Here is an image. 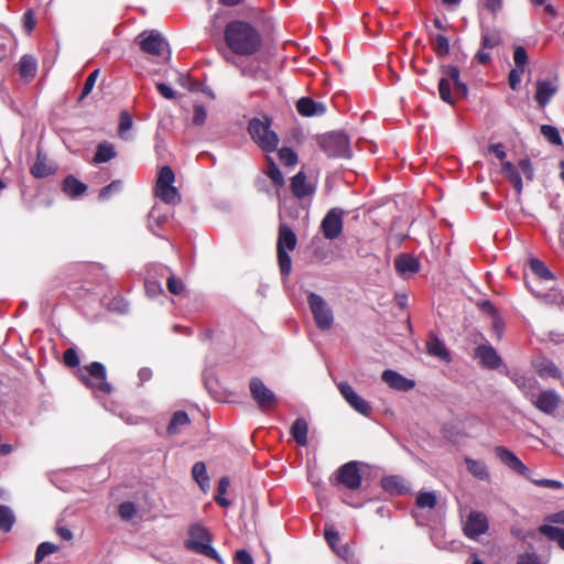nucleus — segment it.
Wrapping results in <instances>:
<instances>
[{"mask_svg": "<svg viewBox=\"0 0 564 564\" xmlns=\"http://www.w3.org/2000/svg\"><path fill=\"white\" fill-rule=\"evenodd\" d=\"M482 4L488 12L496 15L502 9L503 0H482Z\"/></svg>", "mask_w": 564, "mask_h": 564, "instance_id": "680f3d73", "label": "nucleus"}, {"mask_svg": "<svg viewBox=\"0 0 564 564\" xmlns=\"http://www.w3.org/2000/svg\"><path fill=\"white\" fill-rule=\"evenodd\" d=\"M337 388L346 402L358 413L368 416L372 408L362 399L348 382H339Z\"/></svg>", "mask_w": 564, "mask_h": 564, "instance_id": "4468645a", "label": "nucleus"}, {"mask_svg": "<svg viewBox=\"0 0 564 564\" xmlns=\"http://www.w3.org/2000/svg\"><path fill=\"white\" fill-rule=\"evenodd\" d=\"M475 357L479 359L482 367L497 369L501 365V358L490 345H480L475 349Z\"/></svg>", "mask_w": 564, "mask_h": 564, "instance_id": "aec40b11", "label": "nucleus"}, {"mask_svg": "<svg viewBox=\"0 0 564 564\" xmlns=\"http://www.w3.org/2000/svg\"><path fill=\"white\" fill-rule=\"evenodd\" d=\"M530 269L542 280H552L554 278L545 263L536 258L530 260Z\"/></svg>", "mask_w": 564, "mask_h": 564, "instance_id": "58836bf2", "label": "nucleus"}, {"mask_svg": "<svg viewBox=\"0 0 564 564\" xmlns=\"http://www.w3.org/2000/svg\"><path fill=\"white\" fill-rule=\"evenodd\" d=\"M250 393L259 409L262 411L272 410L278 404L275 394L259 378L250 380Z\"/></svg>", "mask_w": 564, "mask_h": 564, "instance_id": "9b49d317", "label": "nucleus"}, {"mask_svg": "<svg viewBox=\"0 0 564 564\" xmlns=\"http://www.w3.org/2000/svg\"><path fill=\"white\" fill-rule=\"evenodd\" d=\"M523 72L524 70L520 68H513L510 70L508 82L511 89L516 90L518 88Z\"/></svg>", "mask_w": 564, "mask_h": 564, "instance_id": "052dcab7", "label": "nucleus"}, {"mask_svg": "<svg viewBox=\"0 0 564 564\" xmlns=\"http://www.w3.org/2000/svg\"><path fill=\"white\" fill-rule=\"evenodd\" d=\"M438 93L440 97L444 102H447L448 105L455 104V97L452 94L451 90V83L448 82V78H441L438 83Z\"/></svg>", "mask_w": 564, "mask_h": 564, "instance_id": "79ce46f5", "label": "nucleus"}, {"mask_svg": "<svg viewBox=\"0 0 564 564\" xmlns=\"http://www.w3.org/2000/svg\"><path fill=\"white\" fill-rule=\"evenodd\" d=\"M235 561L237 564H253L251 554L246 550H239L235 554Z\"/></svg>", "mask_w": 564, "mask_h": 564, "instance_id": "69168bd1", "label": "nucleus"}, {"mask_svg": "<svg viewBox=\"0 0 564 564\" xmlns=\"http://www.w3.org/2000/svg\"><path fill=\"white\" fill-rule=\"evenodd\" d=\"M15 523V516L12 509L6 505H0V530L10 532Z\"/></svg>", "mask_w": 564, "mask_h": 564, "instance_id": "c9c22d12", "label": "nucleus"}, {"mask_svg": "<svg viewBox=\"0 0 564 564\" xmlns=\"http://www.w3.org/2000/svg\"><path fill=\"white\" fill-rule=\"evenodd\" d=\"M224 40L227 47L239 56H252L263 45L260 31L243 20L229 21L224 30Z\"/></svg>", "mask_w": 564, "mask_h": 564, "instance_id": "f257e3e1", "label": "nucleus"}, {"mask_svg": "<svg viewBox=\"0 0 564 564\" xmlns=\"http://www.w3.org/2000/svg\"><path fill=\"white\" fill-rule=\"evenodd\" d=\"M269 166L267 170L268 177L272 181V183L276 186L284 185V177L271 158H268Z\"/></svg>", "mask_w": 564, "mask_h": 564, "instance_id": "37998d69", "label": "nucleus"}, {"mask_svg": "<svg viewBox=\"0 0 564 564\" xmlns=\"http://www.w3.org/2000/svg\"><path fill=\"white\" fill-rule=\"evenodd\" d=\"M144 286H145L147 293L150 296H154V295L163 292L161 284L156 281L147 280L144 283Z\"/></svg>", "mask_w": 564, "mask_h": 564, "instance_id": "338daca9", "label": "nucleus"}, {"mask_svg": "<svg viewBox=\"0 0 564 564\" xmlns=\"http://www.w3.org/2000/svg\"><path fill=\"white\" fill-rule=\"evenodd\" d=\"M192 475L195 481L204 490L209 485V477L206 471V465L203 462H197L192 468Z\"/></svg>", "mask_w": 564, "mask_h": 564, "instance_id": "4c0bfd02", "label": "nucleus"}, {"mask_svg": "<svg viewBox=\"0 0 564 564\" xmlns=\"http://www.w3.org/2000/svg\"><path fill=\"white\" fill-rule=\"evenodd\" d=\"M495 454L500 459V462L516 471L517 474L529 478L530 469L520 460V458L509 451L505 446H496Z\"/></svg>", "mask_w": 564, "mask_h": 564, "instance_id": "dca6fc26", "label": "nucleus"}, {"mask_svg": "<svg viewBox=\"0 0 564 564\" xmlns=\"http://www.w3.org/2000/svg\"><path fill=\"white\" fill-rule=\"evenodd\" d=\"M381 379L391 389L408 392L415 387V381L408 379L395 370L387 369L382 372Z\"/></svg>", "mask_w": 564, "mask_h": 564, "instance_id": "f3484780", "label": "nucleus"}, {"mask_svg": "<svg viewBox=\"0 0 564 564\" xmlns=\"http://www.w3.org/2000/svg\"><path fill=\"white\" fill-rule=\"evenodd\" d=\"M18 70L22 78L33 79L37 72V61L33 55L24 54L19 63Z\"/></svg>", "mask_w": 564, "mask_h": 564, "instance_id": "cd10ccee", "label": "nucleus"}, {"mask_svg": "<svg viewBox=\"0 0 564 564\" xmlns=\"http://www.w3.org/2000/svg\"><path fill=\"white\" fill-rule=\"evenodd\" d=\"M517 564H541L535 553H524L519 556Z\"/></svg>", "mask_w": 564, "mask_h": 564, "instance_id": "774afa93", "label": "nucleus"}, {"mask_svg": "<svg viewBox=\"0 0 564 564\" xmlns=\"http://www.w3.org/2000/svg\"><path fill=\"white\" fill-rule=\"evenodd\" d=\"M132 124L133 121L131 115L127 111H121L118 128L119 135L124 138V133L132 128Z\"/></svg>", "mask_w": 564, "mask_h": 564, "instance_id": "09e8293b", "label": "nucleus"}, {"mask_svg": "<svg viewBox=\"0 0 564 564\" xmlns=\"http://www.w3.org/2000/svg\"><path fill=\"white\" fill-rule=\"evenodd\" d=\"M307 302L316 326L322 330L330 329L333 326L334 317L333 312L327 306L325 300L316 293H310L307 296Z\"/></svg>", "mask_w": 564, "mask_h": 564, "instance_id": "6e6552de", "label": "nucleus"}, {"mask_svg": "<svg viewBox=\"0 0 564 564\" xmlns=\"http://www.w3.org/2000/svg\"><path fill=\"white\" fill-rule=\"evenodd\" d=\"M381 487L391 495H404L409 492L405 479L398 475L383 477L381 479Z\"/></svg>", "mask_w": 564, "mask_h": 564, "instance_id": "a878e982", "label": "nucleus"}, {"mask_svg": "<svg viewBox=\"0 0 564 564\" xmlns=\"http://www.w3.org/2000/svg\"><path fill=\"white\" fill-rule=\"evenodd\" d=\"M137 41L142 52L153 56H161L166 46L163 36L156 31H144L138 35Z\"/></svg>", "mask_w": 564, "mask_h": 564, "instance_id": "ddd939ff", "label": "nucleus"}, {"mask_svg": "<svg viewBox=\"0 0 564 564\" xmlns=\"http://www.w3.org/2000/svg\"><path fill=\"white\" fill-rule=\"evenodd\" d=\"M366 467H368L367 464L358 460L345 463L330 477V482L335 487L341 486L350 491H356L362 485V468Z\"/></svg>", "mask_w": 564, "mask_h": 564, "instance_id": "39448f33", "label": "nucleus"}, {"mask_svg": "<svg viewBox=\"0 0 564 564\" xmlns=\"http://www.w3.org/2000/svg\"><path fill=\"white\" fill-rule=\"evenodd\" d=\"M539 532L547 538L550 541H554L564 551V530L557 527L543 524L539 528Z\"/></svg>", "mask_w": 564, "mask_h": 564, "instance_id": "473e14b6", "label": "nucleus"}, {"mask_svg": "<svg viewBox=\"0 0 564 564\" xmlns=\"http://www.w3.org/2000/svg\"><path fill=\"white\" fill-rule=\"evenodd\" d=\"M58 546L51 542H42L35 552V563H41L47 555L55 553Z\"/></svg>", "mask_w": 564, "mask_h": 564, "instance_id": "c03bdc74", "label": "nucleus"}, {"mask_svg": "<svg viewBox=\"0 0 564 564\" xmlns=\"http://www.w3.org/2000/svg\"><path fill=\"white\" fill-rule=\"evenodd\" d=\"M442 73H443V75H444V77H443V78H448V82H449V83H451V80H452L453 83L460 80V79H459V74H460V73H459V69H458V67H457V66H454V65H447V66H444V67L442 68Z\"/></svg>", "mask_w": 564, "mask_h": 564, "instance_id": "bf43d9fd", "label": "nucleus"}, {"mask_svg": "<svg viewBox=\"0 0 564 564\" xmlns=\"http://www.w3.org/2000/svg\"><path fill=\"white\" fill-rule=\"evenodd\" d=\"M534 99L541 108H544L551 98L557 93V84L550 80H538Z\"/></svg>", "mask_w": 564, "mask_h": 564, "instance_id": "412c9836", "label": "nucleus"}, {"mask_svg": "<svg viewBox=\"0 0 564 564\" xmlns=\"http://www.w3.org/2000/svg\"><path fill=\"white\" fill-rule=\"evenodd\" d=\"M513 61L517 66V68L523 69L524 66L528 63V54L523 46H517L513 52Z\"/></svg>", "mask_w": 564, "mask_h": 564, "instance_id": "6e6d98bb", "label": "nucleus"}, {"mask_svg": "<svg viewBox=\"0 0 564 564\" xmlns=\"http://www.w3.org/2000/svg\"><path fill=\"white\" fill-rule=\"evenodd\" d=\"M135 512L137 509L133 502L127 501L119 505L118 513L123 520L132 519Z\"/></svg>", "mask_w": 564, "mask_h": 564, "instance_id": "3c124183", "label": "nucleus"}, {"mask_svg": "<svg viewBox=\"0 0 564 564\" xmlns=\"http://www.w3.org/2000/svg\"><path fill=\"white\" fill-rule=\"evenodd\" d=\"M213 536L208 530L202 524H192L188 529V539L185 541V546L195 553L203 554L209 558L221 563V557L218 552L212 546Z\"/></svg>", "mask_w": 564, "mask_h": 564, "instance_id": "7ed1b4c3", "label": "nucleus"}, {"mask_svg": "<svg viewBox=\"0 0 564 564\" xmlns=\"http://www.w3.org/2000/svg\"><path fill=\"white\" fill-rule=\"evenodd\" d=\"M489 523L487 517L477 511H471L464 524V534L476 540L479 535L485 534L488 531Z\"/></svg>", "mask_w": 564, "mask_h": 564, "instance_id": "2eb2a0df", "label": "nucleus"}, {"mask_svg": "<svg viewBox=\"0 0 564 564\" xmlns=\"http://www.w3.org/2000/svg\"><path fill=\"white\" fill-rule=\"evenodd\" d=\"M532 482L543 488L560 489L563 487L562 482L553 479H534Z\"/></svg>", "mask_w": 564, "mask_h": 564, "instance_id": "0e129e2a", "label": "nucleus"}, {"mask_svg": "<svg viewBox=\"0 0 564 564\" xmlns=\"http://www.w3.org/2000/svg\"><path fill=\"white\" fill-rule=\"evenodd\" d=\"M156 89L160 93V95L166 99L172 100V99L176 98V93L169 85H166L164 83H158Z\"/></svg>", "mask_w": 564, "mask_h": 564, "instance_id": "e2e57ef3", "label": "nucleus"}, {"mask_svg": "<svg viewBox=\"0 0 564 564\" xmlns=\"http://www.w3.org/2000/svg\"><path fill=\"white\" fill-rule=\"evenodd\" d=\"M122 188V182L120 180L112 181L107 186L102 187L99 192L100 199H108L115 192H119Z\"/></svg>", "mask_w": 564, "mask_h": 564, "instance_id": "603ef678", "label": "nucleus"}, {"mask_svg": "<svg viewBox=\"0 0 564 564\" xmlns=\"http://www.w3.org/2000/svg\"><path fill=\"white\" fill-rule=\"evenodd\" d=\"M62 192L69 198L75 199L86 194L88 186L74 175H67L61 185Z\"/></svg>", "mask_w": 564, "mask_h": 564, "instance_id": "4be33fe9", "label": "nucleus"}, {"mask_svg": "<svg viewBox=\"0 0 564 564\" xmlns=\"http://www.w3.org/2000/svg\"><path fill=\"white\" fill-rule=\"evenodd\" d=\"M465 463H466L468 471L474 477H476L480 480H487L489 478V473H488L487 466L484 462L466 457Z\"/></svg>", "mask_w": 564, "mask_h": 564, "instance_id": "72a5a7b5", "label": "nucleus"}, {"mask_svg": "<svg viewBox=\"0 0 564 564\" xmlns=\"http://www.w3.org/2000/svg\"><path fill=\"white\" fill-rule=\"evenodd\" d=\"M290 433L296 444L300 446L307 445V433H308V424L305 419L299 417L291 425Z\"/></svg>", "mask_w": 564, "mask_h": 564, "instance_id": "c85d7f7f", "label": "nucleus"}, {"mask_svg": "<svg viewBox=\"0 0 564 564\" xmlns=\"http://www.w3.org/2000/svg\"><path fill=\"white\" fill-rule=\"evenodd\" d=\"M63 361L68 368L79 366V357L75 348H67L63 354Z\"/></svg>", "mask_w": 564, "mask_h": 564, "instance_id": "8fccbe9b", "label": "nucleus"}, {"mask_svg": "<svg viewBox=\"0 0 564 564\" xmlns=\"http://www.w3.org/2000/svg\"><path fill=\"white\" fill-rule=\"evenodd\" d=\"M296 110L303 117H314L324 115L326 107L310 97H302L296 101Z\"/></svg>", "mask_w": 564, "mask_h": 564, "instance_id": "5701e85b", "label": "nucleus"}, {"mask_svg": "<svg viewBox=\"0 0 564 564\" xmlns=\"http://www.w3.org/2000/svg\"><path fill=\"white\" fill-rule=\"evenodd\" d=\"M395 270L401 273H416L420 270V261L408 253L400 254L394 261Z\"/></svg>", "mask_w": 564, "mask_h": 564, "instance_id": "bb28decb", "label": "nucleus"}, {"mask_svg": "<svg viewBox=\"0 0 564 564\" xmlns=\"http://www.w3.org/2000/svg\"><path fill=\"white\" fill-rule=\"evenodd\" d=\"M166 288L169 292L174 295L182 294L185 289L183 281L181 279L175 278L174 275H171L167 279Z\"/></svg>", "mask_w": 564, "mask_h": 564, "instance_id": "864d4df0", "label": "nucleus"}, {"mask_svg": "<svg viewBox=\"0 0 564 564\" xmlns=\"http://www.w3.org/2000/svg\"><path fill=\"white\" fill-rule=\"evenodd\" d=\"M99 74H100V69L97 68L88 75V77L85 80L82 94L78 97V101L84 100L91 93V90L96 84V80L98 79Z\"/></svg>", "mask_w": 564, "mask_h": 564, "instance_id": "a18cd8bd", "label": "nucleus"}, {"mask_svg": "<svg viewBox=\"0 0 564 564\" xmlns=\"http://www.w3.org/2000/svg\"><path fill=\"white\" fill-rule=\"evenodd\" d=\"M540 373L541 376H549L555 379H560L562 376V372L558 369V367L552 361L543 364L542 368L540 369Z\"/></svg>", "mask_w": 564, "mask_h": 564, "instance_id": "5fc2aeb1", "label": "nucleus"}, {"mask_svg": "<svg viewBox=\"0 0 564 564\" xmlns=\"http://www.w3.org/2000/svg\"><path fill=\"white\" fill-rule=\"evenodd\" d=\"M84 369L96 380L94 383L87 376L80 377L82 382L89 388H95L104 394H110L112 392L111 384L107 381L106 367L99 361H93L86 365Z\"/></svg>", "mask_w": 564, "mask_h": 564, "instance_id": "1a4fd4ad", "label": "nucleus"}, {"mask_svg": "<svg viewBox=\"0 0 564 564\" xmlns=\"http://www.w3.org/2000/svg\"><path fill=\"white\" fill-rule=\"evenodd\" d=\"M433 50L438 57H444L449 54L448 39L443 34H437L432 39Z\"/></svg>", "mask_w": 564, "mask_h": 564, "instance_id": "ea45409f", "label": "nucleus"}, {"mask_svg": "<svg viewBox=\"0 0 564 564\" xmlns=\"http://www.w3.org/2000/svg\"><path fill=\"white\" fill-rule=\"evenodd\" d=\"M541 133L552 144H555V145L563 144V140L560 135L557 128L550 126V124H543L541 127Z\"/></svg>", "mask_w": 564, "mask_h": 564, "instance_id": "a19ab883", "label": "nucleus"}, {"mask_svg": "<svg viewBox=\"0 0 564 564\" xmlns=\"http://www.w3.org/2000/svg\"><path fill=\"white\" fill-rule=\"evenodd\" d=\"M194 116H193V123L195 126H202L205 123L207 119V111L203 105H194L193 107Z\"/></svg>", "mask_w": 564, "mask_h": 564, "instance_id": "4d7b16f0", "label": "nucleus"}, {"mask_svg": "<svg viewBox=\"0 0 564 564\" xmlns=\"http://www.w3.org/2000/svg\"><path fill=\"white\" fill-rule=\"evenodd\" d=\"M191 424V420L186 412L176 411L167 425L166 432L169 435H176L181 430Z\"/></svg>", "mask_w": 564, "mask_h": 564, "instance_id": "c756f323", "label": "nucleus"}, {"mask_svg": "<svg viewBox=\"0 0 564 564\" xmlns=\"http://www.w3.org/2000/svg\"><path fill=\"white\" fill-rule=\"evenodd\" d=\"M345 210L339 207L329 209L321 223V231L324 238L335 240L339 238L344 228Z\"/></svg>", "mask_w": 564, "mask_h": 564, "instance_id": "9d476101", "label": "nucleus"}, {"mask_svg": "<svg viewBox=\"0 0 564 564\" xmlns=\"http://www.w3.org/2000/svg\"><path fill=\"white\" fill-rule=\"evenodd\" d=\"M35 15L32 9H29L23 14V28L30 34L35 28Z\"/></svg>", "mask_w": 564, "mask_h": 564, "instance_id": "13d9d810", "label": "nucleus"}, {"mask_svg": "<svg viewBox=\"0 0 564 564\" xmlns=\"http://www.w3.org/2000/svg\"><path fill=\"white\" fill-rule=\"evenodd\" d=\"M318 144L328 158L350 159L351 149L348 135L344 132H329L322 135Z\"/></svg>", "mask_w": 564, "mask_h": 564, "instance_id": "423d86ee", "label": "nucleus"}, {"mask_svg": "<svg viewBox=\"0 0 564 564\" xmlns=\"http://www.w3.org/2000/svg\"><path fill=\"white\" fill-rule=\"evenodd\" d=\"M56 171L57 166L47 159V155L42 151H37L36 160L30 169L31 175L35 178H44L55 174Z\"/></svg>", "mask_w": 564, "mask_h": 564, "instance_id": "6ab92c4d", "label": "nucleus"}, {"mask_svg": "<svg viewBox=\"0 0 564 564\" xmlns=\"http://www.w3.org/2000/svg\"><path fill=\"white\" fill-rule=\"evenodd\" d=\"M527 397L532 404L542 413L553 416L562 403L561 395L552 389L543 390L535 397L533 394Z\"/></svg>", "mask_w": 564, "mask_h": 564, "instance_id": "f8f14e48", "label": "nucleus"}, {"mask_svg": "<svg viewBox=\"0 0 564 564\" xmlns=\"http://www.w3.org/2000/svg\"><path fill=\"white\" fill-rule=\"evenodd\" d=\"M174 181L175 175L173 170L167 165L161 167L155 184V196L165 204L173 206L181 202V195L173 185Z\"/></svg>", "mask_w": 564, "mask_h": 564, "instance_id": "0eeeda50", "label": "nucleus"}, {"mask_svg": "<svg viewBox=\"0 0 564 564\" xmlns=\"http://www.w3.org/2000/svg\"><path fill=\"white\" fill-rule=\"evenodd\" d=\"M279 160L285 166H293L297 163V154L288 147L279 150Z\"/></svg>", "mask_w": 564, "mask_h": 564, "instance_id": "49530a36", "label": "nucleus"}, {"mask_svg": "<svg viewBox=\"0 0 564 564\" xmlns=\"http://www.w3.org/2000/svg\"><path fill=\"white\" fill-rule=\"evenodd\" d=\"M415 505L420 509H433L437 505V496L434 491H421L416 496Z\"/></svg>", "mask_w": 564, "mask_h": 564, "instance_id": "e433bc0d", "label": "nucleus"}, {"mask_svg": "<svg viewBox=\"0 0 564 564\" xmlns=\"http://www.w3.org/2000/svg\"><path fill=\"white\" fill-rule=\"evenodd\" d=\"M176 82L178 85L188 89L189 91L200 90V84L196 80H193L188 74L178 73Z\"/></svg>", "mask_w": 564, "mask_h": 564, "instance_id": "de8ad7c7", "label": "nucleus"}, {"mask_svg": "<svg viewBox=\"0 0 564 564\" xmlns=\"http://www.w3.org/2000/svg\"><path fill=\"white\" fill-rule=\"evenodd\" d=\"M117 153L113 144L104 141L98 144L97 151L93 158L94 163H106L116 158Z\"/></svg>", "mask_w": 564, "mask_h": 564, "instance_id": "7c9ffc66", "label": "nucleus"}, {"mask_svg": "<svg viewBox=\"0 0 564 564\" xmlns=\"http://www.w3.org/2000/svg\"><path fill=\"white\" fill-rule=\"evenodd\" d=\"M290 187L294 197L299 199L312 196L316 192V186L306 182V175L303 171H300L291 178Z\"/></svg>", "mask_w": 564, "mask_h": 564, "instance_id": "a211bd4d", "label": "nucleus"}, {"mask_svg": "<svg viewBox=\"0 0 564 564\" xmlns=\"http://www.w3.org/2000/svg\"><path fill=\"white\" fill-rule=\"evenodd\" d=\"M502 172L507 175L509 182L518 194L522 193L523 184L522 178L517 167L511 162L502 163Z\"/></svg>", "mask_w": 564, "mask_h": 564, "instance_id": "2f4dec72", "label": "nucleus"}, {"mask_svg": "<svg viewBox=\"0 0 564 564\" xmlns=\"http://www.w3.org/2000/svg\"><path fill=\"white\" fill-rule=\"evenodd\" d=\"M248 132L263 152L272 153L278 149L279 137L271 130V119L269 117H264V120L252 118L248 123Z\"/></svg>", "mask_w": 564, "mask_h": 564, "instance_id": "f03ea898", "label": "nucleus"}, {"mask_svg": "<svg viewBox=\"0 0 564 564\" xmlns=\"http://www.w3.org/2000/svg\"><path fill=\"white\" fill-rule=\"evenodd\" d=\"M425 346L430 356L436 357L447 364L451 362L452 357L449 350L434 333L429 335V340Z\"/></svg>", "mask_w": 564, "mask_h": 564, "instance_id": "b1692460", "label": "nucleus"}, {"mask_svg": "<svg viewBox=\"0 0 564 564\" xmlns=\"http://www.w3.org/2000/svg\"><path fill=\"white\" fill-rule=\"evenodd\" d=\"M324 538L332 550L345 561H348L351 556V552L347 545L337 546L340 542L339 533L332 527L326 525L324 530Z\"/></svg>", "mask_w": 564, "mask_h": 564, "instance_id": "393cba45", "label": "nucleus"}, {"mask_svg": "<svg viewBox=\"0 0 564 564\" xmlns=\"http://www.w3.org/2000/svg\"><path fill=\"white\" fill-rule=\"evenodd\" d=\"M297 238L292 228L286 224H281L278 231L276 257L280 273L288 276L292 270V261L289 251L296 248Z\"/></svg>", "mask_w": 564, "mask_h": 564, "instance_id": "20e7f679", "label": "nucleus"}, {"mask_svg": "<svg viewBox=\"0 0 564 564\" xmlns=\"http://www.w3.org/2000/svg\"><path fill=\"white\" fill-rule=\"evenodd\" d=\"M501 43V35L498 30L484 29L481 31V46L484 48H494Z\"/></svg>", "mask_w": 564, "mask_h": 564, "instance_id": "f704fd0d", "label": "nucleus"}]
</instances>
